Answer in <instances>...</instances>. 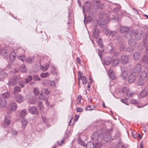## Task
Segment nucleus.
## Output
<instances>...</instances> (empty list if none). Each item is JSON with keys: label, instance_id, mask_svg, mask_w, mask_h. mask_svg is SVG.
<instances>
[{"label": "nucleus", "instance_id": "obj_1", "mask_svg": "<svg viewBox=\"0 0 148 148\" xmlns=\"http://www.w3.org/2000/svg\"><path fill=\"white\" fill-rule=\"evenodd\" d=\"M147 75H121V78L125 80H127L129 83H132L138 78V84L140 86L143 85L148 79Z\"/></svg>", "mask_w": 148, "mask_h": 148}, {"label": "nucleus", "instance_id": "obj_2", "mask_svg": "<svg viewBox=\"0 0 148 148\" xmlns=\"http://www.w3.org/2000/svg\"><path fill=\"white\" fill-rule=\"evenodd\" d=\"M91 7V4L89 2H86L83 6V12L84 14V23H85V20L86 19V15L85 14V12H88L90 10Z\"/></svg>", "mask_w": 148, "mask_h": 148}, {"label": "nucleus", "instance_id": "obj_3", "mask_svg": "<svg viewBox=\"0 0 148 148\" xmlns=\"http://www.w3.org/2000/svg\"><path fill=\"white\" fill-rule=\"evenodd\" d=\"M129 30V28L128 27L121 26L120 27V31L121 33L125 32L126 33V35L124 36L125 38H129L130 37L131 38L133 36V35L130 34H127Z\"/></svg>", "mask_w": 148, "mask_h": 148}, {"label": "nucleus", "instance_id": "obj_4", "mask_svg": "<svg viewBox=\"0 0 148 148\" xmlns=\"http://www.w3.org/2000/svg\"><path fill=\"white\" fill-rule=\"evenodd\" d=\"M20 77L19 75L14 76L10 81L8 83L9 85H14L20 81Z\"/></svg>", "mask_w": 148, "mask_h": 148}, {"label": "nucleus", "instance_id": "obj_5", "mask_svg": "<svg viewBox=\"0 0 148 148\" xmlns=\"http://www.w3.org/2000/svg\"><path fill=\"white\" fill-rule=\"evenodd\" d=\"M17 106L15 102H11L8 106L7 109L9 113L14 112L17 109Z\"/></svg>", "mask_w": 148, "mask_h": 148}, {"label": "nucleus", "instance_id": "obj_6", "mask_svg": "<svg viewBox=\"0 0 148 148\" xmlns=\"http://www.w3.org/2000/svg\"><path fill=\"white\" fill-rule=\"evenodd\" d=\"M11 117L9 115H6L4 118V120L3 123L2 124V126L3 127H8L10 123Z\"/></svg>", "mask_w": 148, "mask_h": 148}, {"label": "nucleus", "instance_id": "obj_7", "mask_svg": "<svg viewBox=\"0 0 148 148\" xmlns=\"http://www.w3.org/2000/svg\"><path fill=\"white\" fill-rule=\"evenodd\" d=\"M96 25H95L93 30V36L95 38H97L99 36V29L96 28Z\"/></svg>", "mask_w": 148, "mask_h": 148}, {"label": "nucleus", "instance_id": "obj_8", "mask_svg": "<svg viewBox=\"0 0 148 148\" xmlns=\"http://www.w3.org/2000/svg\"><path fill=\"white\" fill-rule=\"evenodd\" d=\"M78 79L79 80V85H80V80H82V83L84 84H86L87 83V77L85 76H83L82 75H78Z\"/></svg>", "mask_w": 148, "mask_h": 148}, {"label": "nucleus", "instance_id": "obj_9", "mask_svg": "<svg viewBox=\"0 0 148 148\" xmlns=\"http://www.w3.org/2000/svg\"><path fill=\"white\" fill-rule=\"evenodd\" d=\"M142 66L140 64H137L133 69V72L135 73H139L141 71Z\"/></svg>", "mask_w": 148, "mask_h": 148}, {"label": "nucleus", "instance_id": "obj_10", "mask_svg": "<svg viewBox=\"0 0 148 148\" xmlns=\"http://www.w3.org/2000/svg\"><path fill=\"white\" fill-rule=\"evenodd\" d=\"M29 112L33 114H38V111L36 107L32 106L29 109Z\"/></svg>", "mask_w": 148, "mask_h": 148}, {"label": "nucleus", "instance_id": "obj_11", "mask_svg": "<svg viewBox=\"0 0 148 148\" xmlns=\"http://www.w3.org/2000/svg\"><path fill=\"white\" fill-rule=\"evenodd\" d=\"M100 1L99 0H94L93 1V5L95 9L100 8L102 9L100 5Z\"/></svg>", "mask_w": 148, "mask_h": 148}, {"label": "nucleus", "instance_id": "obj_12", "mask_svg": "<svg viewBox=\"0 0 148 148\" xmlns=\"http://www.w3.org/2000/svg\"><path fill=\"white\" fill-rule=\"evenodd\" d=\"M121 61L122 64H126L129 61V58L127 56L123 55L121 56Z\"/></svg>", "mask_w": 148, "mask_h": 148}, {"label": "nucleus", "instance_id": "obj_13", "mask_svg": "<svg viewBox=\"0 0 148 148\" xmlns=\"http://www.w3.org/2000/svg\"><path fill=\"white\" fill-rule=\"evenodd\" d=\"M99 138V136L97 132L94 133L91 136V139L94 142L97 141Z\"/></svg>", "mask_w": 148, "mask_h": 148}, {"label": "nucleus", "instance_id": "obj_14", "mask_svg": "<svg viewBox=\"0 0 148 148\" xmlns=\"http://www.w3.org/2000/svg\"><path fill=\"white\" fill-rule=\"evenodd\" d=\"M16 56V54L14 51H12L10 55V60L11 62L13 63L15 61Z\"/></svg>", "mask_w": 148, "mask_h": 148}, {"label": "nucleus", "instance_id": "obj_15", "mask_svg": "<svg viewBox=\"0 0 148 148\" xmlns=\"http://www.w3.org/2000/svg\"><path fill=\"white\" fill-rule=\"evenodd\" d=\"M16 100L19 103H22L24 101V97L21 95H18L16 96Z\"/></svg>", "mask_w": 148, "mask_h": 148}, {"label": "nucleus", "instance_id": "obj_16", "mask_svg": "<svg viewBox=\"0 0 148 148\" xmlns=\"http://www.w3.org/2000/svg\"><path fill=\"white\" fill-rule=\"evenodd\" d=\"M112 58L111 57H109L105 58L103 61L104 64L106 65H109L111 64Z\"/></svg>", "mask_w": 148, "mask_h": 148}, {"label": "nucleus", "instance_id": "obj_17", "mask_svg": "<svg viewBox=\"0 0 148 148\" xmlns=\"http://www.w3.org/2000/svg\"><path fill=\"white\" fill-rule=\"evenodd\" d=\"M7 105V101L4 98H0V106L1 107H4Z\"/></svg>", "mask_w": 148, "mask_h": 148}, {"label": "nucleus", "instance_id": "obj_18", "mask_svg": "<svg viewBox=\"0 0 148 148\" xmlns=\"http://www.w3.org/2000/svg\"><path fill=\"white\" fill-rule=\"evenodd\" d=\"M116 15V14L114 13H111L109 16H107V20L108 21H109L112 19H116L115 16Z\"/></svg>", "mask_w": 148, "mask_h": 148}, {"label": "nucleus", "instance_id": "obj_19", "mask_svg": "<svg viewBox=\"0 0 148 148\" xmlns=\"http://www.w3.org/2000/svg\"><path fill=\"white\" fill-rule=\"evenodd\" d=\"M119 61L117 58L112 60V65L113 66H117L119 63Z\"/></svg>", "mask_w": 148, "mask_h": 148}, {"label": "nucleus", "instance_id": "obj_20", "mask_svg": "<svg viewBox=\"0 0 148 148\" xmlns=\"http://www.w3.org/2000/svg\"><path fill=\"white\" fill-rule=\"evenodd\" d=\"M34 56L29 57L26 60V62L29 64L32 63L34 61Z\"/></svg>", "mask_w": 148, "mask_h": 148}, {"label": "nucleus", "instance_id": "obj_21", "mask_svg": "<svg viewBox=\"0 0 148 148\" xmlns=\"http://www.w3.org/2000/svg\"><path fill=\"white\" fill-rule=\"evenodd\" d=\"M140 53L138 52H135L133 55V58L135 60H137L139 58Z\"/></svg>", "mask_w": 148, "mask_h": 148}, {"label": "nucleus", "instance_id": "obj_22", "mask_svg": "<svg viewBox=\"0 0 148 148\" xmlns=\"http://www.w3.org/2000/svg\"><path fill=\"white\" fill-rule=\"evenodd\" d=\"M27 114V110L26 109H23L21 110L20 113V116L22 118L24 117Z\"/></svg>", "mask_w": 148, "mask_h": 148}, {"label": "nucleus", "instance_id": "obj_23", "mask_svg": "<svg viewBox=\"0 0 148 148\" xmlns=\"http://www.w3.org/2000/svg\"><path fill=\"white\" fill-rule=\"evenodd\" d=\"M86 148H93L94 147V144L91 142H88L86 145Z\"/></svg>", "mask_w": 148, "mask_h": 148}, {"label": "nucleus", "instance_id": "obj_24", "mask_svg": "<svg viewBox=\"0 0 148 148\" xmlns=\"http://www.w3.org/2000/svg\"><path fill=\"white\" fill-rule=\"evenodd\" d=\"M56 86V83L54 81L50 82L48 84V86L53 88Z\"/></svg>", "mask_w": 148, "mask_h": 148}, {"label": "nucleus", "instance_id": "obj_25", "mask_svg": "<svg viewBox=\"0 0 148 148\" xmlns=\"http://www.w3.org/2000/svg\"><path fill=\"white\" fill-rule=\"evenodd\" d=\"M147 95V92L145 90H143L140 93V96L142 98H143L146 97Z\"/></svg>", "mask_w": 148, "mask_h": 148}, {"label": "nucleus", "instance_id": "obj_26", "mask_svg": "<svg viewBox=\"0 0 148 148\" xmlns=\"http://www.w3.org/2000/svg\"><path fill=\"white\" fill-rule=\"evenodd\" d=\"M49 64H47L44 66H41V69L42 71H45L47 70L48 68L49 67Z\"/></svg>", "mask_w": 148, "mask_h": 148}, {"label": "nucleus", "instance_id": "obj_27", "mask_svg": "<svg viewBox=\"0 0 148 148\" xmlns=\"http://www.w3.org/2000/svg\"><path fill=\"white\" fill-rule=\"evenodd\" d=\"M95 108V107L93 105H89L86 107L85 108L86 110H93Z\"/></svg>", "mask_w": 148, "mask_h": 148}, {"label": "nucleus", "instance_id": "obj_28", "mask_svg": "<svg viewBox=\"0 0 148 148\" xmlns=\"http://www.w3.org/2000/svg\"><path fill=\"white\" fill-rule=\"evenodd\" d=\"M21 123L23 127L25 128L27 124V121L25 119H23L22 120Z\"/></svg>", "mask_w": 148, "mask_h": 148}, {"label": "nucleus", "instance_id": "obj_29", "mask_svg": "<svg viewBox=\"0 0 148 148\" xmlns=\"http://www.w3.org/2000/svg\"><path fill=\"white\" fill-rule=\"evenodd\" d=\"M102 146V144L100 142L96 143L94 145V148H100Z\"/></svg>", "mask_w": 148, "mask_h": 148}, {"label": "nucleus", "instance_id": "obj_30", "mask_svg": "<svg viewBox=\"0 0 148 148\" xmlns=\"http://www.w3.org/2000/svg\"><path fill=\"white\" fill-rule=\"evenodd\" d=\"M2 95L5 98H8L10 96V94L9 92H6L5 93L2 94Z\"/></svg>", "mask_w": 148, "mask_h": 148}, {"label": "nucleus", "instance_id": "obj_31", "mask_svg": "<svg viewBox=\"0 0 148 148\" xmlns=\"http://www.w3.org/2000/svg\"><path fill=\"white\" fill-rule=\"evenodd\" d=\"M26 69L24 65H23L20 69V71L22 73H24L26 71Z\"/></svg>", "mask_w": 148, "mask_h": 148}, {"label": "nucleus", "instance_id": "obj_32", "mask_svg": "<svg viewBox=\"0 0 148 148\" xmlns=\"http://www.w3.org/2000/svg\"><path fill=\"white\" fill-rule=\"evenodd\" d=\"M109 34L110 36H111L112 37H113L116 35L117 32L115 31H110L109 32Z\"/></svg>", "mask_w": 148, "mask_h": 148}, {"label": "nucleus", "instance_id": "obj_33", "mask_svg": "<svg viewBox=\"0 0 148 148\" xmlns=\"http://www.w3.org/2000/svg\"><path fill=\"white\" fill-rule=\"evenodd\" d=\"M78 143L79 144L83 147H85V146L84 142L82 141L80 138H79L78 139Z\"/></svg>", "mask_w": 148, "mask_h": 148}, {"label": "nucleus", "instance_id": "obj_34", "mask_svg": "<svg viewBox=\"0 0 148 148\" xmlns=\"http://www.w3.org/2000/svg\"><path fill=\"white\" fill-rule=\"evenodd\" d=\"M101 49V50L99 49V55L101 58L102 57L103 53L104 51V49L102 48Z\"/></svg>", "mask_w": 148, "mask_h": 148}, {"label": "nucleus", "instance_id": "obj_35", "mask_svg": "<svg viewBox=\"0 0 148 148\" xmlns=\"http://www.w3.org/2000/svg\"><path fill=\"white\" fill-rule=\"evenodd\" d=\"M18 59L19 60L24 62L26 60V57L24 55H22L19 57Z\"/></svg>", "mask_w": 148, "mask_h": 148}, {"label": "nucleus", "instance_id": "obj_36", "mask_svg": "<svg viewBox=\"0 0 148 148\" xmlns=\"http://www.w3.org/2000/svg\"><path fill=\"white\" fill-rule=\"evenodd\" d=\"M32 79V77L29 75V77H27L25 79V83L27 84L28 82H29L30 81H31Z\"/></svg>", "mask_w": 148, "mask_h": 148}, {"label": "nucleus", "instance_id": "obj_37", "mask_svg": "<svg viewBox=\"0 0 148 148\" xmlns=\"http://www.w3.org/2000/svg\"><path fill=\"white\" fill-rule=\"evenodd\" d=\"M36 102V99L34 98H32V99H31L29 101V103L30 104H34Z\"/></svg>", "mask_w": 148, "mask_h": 148}, {"label": "nucleus", "instance_id": "obj_38", "mask_svg": "<svg viewBox=\"0 0 148 148\" xmlns=\"http://www.w3.org/2000/svg\"><path fill=\"white\" fill-rule=\"evenodd\" d=\"M33 92L36 95H38L39 94V91L38 88H34L33 90Z\"/></svg>", "mask_w": 148, "mask_h": 148}, {"label": "nucleus", "instance_id": "obj_39", "mask_svg": "<svg viewBox=\"0 0 148 148\" xmlns=\"http://www.w3.org/2000/svg\"><path fill=\"white\" fill-rule=\"evenodd\" d=\"M127 68H124L121 69V74H126L127 73Z\"/></svg>", "mask_w": 148, "mask_h": 148}, {"label": "nucleus", "instance_id": "obj_40", "mask_svg": "<svg viewBox=\"0 0 148 148\" xmlns=\"http://www.w3.org/2000/svg\"><path fill=\"white\" fill-rule=\"evenodd\" d=\"M14 92H18L21 91L20 88L19 86H16L14 89Z\"/></svg>", "mask_w": 148, "mask_h": 148}, {"label": "nucleus", "instance_id": "obj_41", "mask_svg": "<svg viewBox=\"0 0 148 148\" xmlns=\"http://www.w3.org/2000/svg\"><path fill=\"white\" fill-rule=\"evenodd\" d=\"M38 106L40 108V109H42L43 106L42 102L41 101H38Z\"/></svg>", "mask_w": 148, "mask_h": 148}, {"label": "nucleus", "instance_id": "obj_42", "mask_svg": "<svg viewBox=\"0 0 148 148\" xmlns=\"http://www.w3.org/2000/svg\"><path fill=\"white\" fill-rule=\"evenodd\" d=\"M92 20V17L91 16H89L87 17L86 22H85V24L87 23H90V22H91V21Z\"/></svg>", "mask_w": 148, "mask_h": 148}, {"label": "nucleus", "instance_id": "obj_43", "mask_svg": "<svg viewBox=\"0 0 148 148\" xmlns=\"http://www.w3.org/2000/svg\"><path fill=\"white\" fill-rule=\"evenodd\" d=\"M11 131L12 134L14 135H16L18 133V132L14 129H12Z\"/></svg>", "mask_w": 148, "mask_h": 148}, {"label": "nucleus", "instance_id": "obj_44", "mask_svg": "<svg viewBox=\"0 0 148 148\" xmlns=\"http://www.w3.org/2000/svg\"><path fill=\"white\" fill-rule=\"evenodd\" d=\"M110 79L112 80L116 78V75H108Z\"/></svg>", "mask_w": 148, "mask_h": 148}, {"label": "nucleus", "instance_id": "obj_45", "mask_svg": "<svg viewBox=\"0 0 148 148\" xmlns=\"http://www.w3.org/2000/svg\"><path fill=\"white\" fill-rule=\"evenodd\" d=\"M44 92L46 95H49L50 93V91L47 88L45 89L44 90Z\"/></svg>", "mask_w": 148, "mask_h": 148}, {"label": "nucleus", "instance_id": "obj_46", "mask_svg": "<svg viewBox=\"0 0 148 148\" xmlns=\"http://www.w3.org/2000/svg\"><path fill=\"white\" fill-rule=\"evenodd\" d=\"M100 38H99L98 40V43L99 45L100 46L101 48H102L103 47V44H102L101 40H100Z\"/></svg>", "mask_w": 148, "mask_h": 148}, {"label": "nucleus", "instance_id": "obj_47", "mask_svg": "<svg viewBox=\"0 0 148 148\" xmlns=\"http://www.w3.org/2000/svg\"><path fill=\"white\" fill-rule=\"evenodd\" d=\"M133 94V93H130L129 90L127 91V95L128 97H131L132 96Z\"/></svg>", "mask_w": 148, "mask_h": 148}, {"label": "nucleus", "instance_id": "obj_48", "mask_svg": "<svg viewBox=\"0 0 148 148\" xmlns=\"http://www.w3.org/2000/svg\"><path fill=\"white\" fill-rule=\"evenodd\" d=\"M39 99L41 100H45V98L44 95H42V93H41L40 96L39 97Z\"/></svg>", "mask_w": 148, "mask_h": 148}, {"label": "nucleus", "instance_id": "obj_49", "mask_svg": "<svg viewBox=\"0 0 148 148\" xmlns=\"http://www.w3.org/2000/svg\"><path fill=\"white\" fill-rule=\"evenodd\" d=\"M81 95H78L77 99V102L78 103H80L81 102Z\"/></svg>", "mask_w": 148, "mask_h": 148}, {"label": "nucleus", "instance_id": "obj_50", "mask_svg": "<svg viewBox=\"0 0 148 148\" xmlns=\"http://www.w3.org/2000/svg\"><path fill=\"white\" fill-rule=\"evenodd\" d=\"M130 102L132 104H137L138 103L137 101L135 99H133L131 100L130 101Z\"/></svg>", "mask_w": 148, "mask_h": 148}, {"label": "nucleus", "instance_id": "obj_51", "mask_svg": "<svg viewBox=\"0 0 148 148\" xmlns=\"http://www.w3.org/2000/svg\"><path fill=\"white\" fill-rule=\"evenodd\" d=\"M70 134V131H66V132L65 136L66 138H67L69 137Z\"/></svg>", "mask_w": 148, "mask_h": 148}, {"label": "nucleus", "instance_id": "obj_52", "mask_svg": "<svg viewBox=\"0 0 148 148\" xmlns=\"http://www.w3.org/2000/svg\"><path fill=\"white\" fill-rule=\"evenodd\" d=\"M34 79L35 80H40V78L37 75H35L34 76Z\"/></svg>", "mask_w": 148, "mask_h": 148}, {"label": "nucleus", "instance_id": "obj_53", "mask_svg": "<svg viewBox=\"0 0 148 148\" xmlns=\"http://www.w3.org/2000/svg\"><path fill=\"white\" fill-rule=\"evenodd\" d=\"M76 110L77 112H82L83 110V109L81 108H78Z\"/></svg>", "mask_w": 148, "mask_h": 148}, {"label": "nucleus", "instance_id": "obj_54", "mask_svg": "<svg viewBox=\"0 0 148 148\" xmlns=\"http://www.w3.org/2000/svg\"><path fill=\"white\" fill-rule=\"evenodd\" d=\"M131 33L132 34H134V36L136 38V36L138 35V33L137 32L135 31L134 30H133L131 32Z\"/></svg>", "mask_w": 148, "mask_h": 148}, {"label": "nucleus", "instance_id": "obj_55", "mask_svg": "<svg viewBox=\"0 0 148 148\" xmlns=\"http://www.w3.org/2000/svg\"><path fill=\"white\" fill-rule=\"evenodd\" d=\"M127 100L125 99H122L121 100V101L122 103H125L126 105H128V103L127 102Z\"/></svg>", "mask_w": 148, "mask_h": 148}, {"label": "nucleus", "instance_id": "obj_56", "mask_svg": "<svg viewBox=\"0 0 148 148\" xmlns=\"http://www.w3.org/2000/svg\"><path fill=\"white\" fill-rule=\"evenodd\" d=\"M72 120H73V119L72 118H71L69 123V125L70 126H72L74 123V121H73V122H72Z\"/></svg>", "mask_w": 148, "mask_h": 148}, {"label": "nucleus", "instance_id": "obj_57", "mask_svg": "<svg viewBox=\"0 0 148 148\" xmlns=\"http://www.w3.org/2000/svg\"><path fill=\"white\" fill-rule=\"evenodd\" d=\"M113 71L112 69H109L108 74H113Z\"/></svg>", "mask_w": 148, "mask_h": 148}, {"label": "nucleus", "instance_id": "obj_58", "mask_svg": "<svg viewBox=\"0 0 148 148\" xmlns=\"http://www.w3.org/2000/svg\"><path fill=\"white\" fill-rule=\"evenodd\" d=\"M42 119L43 122L44 123H46L47 121V120L46 118L45 117L43 116L42 117Z\"/></svg>", "mask_w": 148, "mask_h": 148}, {"label": "nucleus", "instance_id": "obj_59", "mask_svg": "<svg viewBox=\"0 0 148 148\" xmlns=\"http://www.w3.org/2000/svg\"><path fill=\"white\" fill-rule=\"evenodd\" d=\"M124 46L121 45L120 47V49L121 51H123L124 50Z\"/></svg>", "mask_w": 148, "mask_h": 148}, {"label": "nucleus", "instance_id": "obj_60", "mask_svg": "<svg viewBox=\"0 0 148 148\" xmlns=\"http://www.w3.org/2000/svg\"><path fill=\"white\" fill-rule=\"evenodd\" d=\"M49 75H40L41 77L42 78H44L46 77H47Z\"/></svg>", "mask_w": 148, "mask_h": 148}, {"label": "nucleus", "instance_id": "obj_61", "mask_svg": "<svg viewBox=\"0 0 148 148\" xmlns=\"http://www.w3.org/2000/svg\"><path fill=\"white\" fill-rule=\"evenodd\" d=\"M76 60H77V62L78 63H79V64H80V63H81L80 59V58L79 57H77V58Z\"/></svg>", "mask_w": 148, "mask_h": 148}, {"label": "nucleus", "instance_id": "obj_62", "mask_svg": "<svg viewBox=\"0 0 148 148\" xmlns=\"http://www.w3.org/2000/svg\"><path fill=\"white\" fill-rule=\"evenodd\" d=\"M89 80L90 81V83H92V82L93 81V80H92V79L91 77L90 76V77H89Z\"/></svg>", "mask_w": 148, "mask_h": 148}, {"label": "nucleus", "instance_id": "obj_63", "mask_svg": "<svg viewBox=\"0 0 148 148\" xmlns=\"http://www.w3.org/2000/svg\"><path fill=\"white\" fill-rule=\"evenodd\" d=\"M79 115H76L75 116V120L76 121H77L78 120V118H79Z\"/></svg>", "mask_w": 148, "mask_h": 148}, {"label": "nucleus", "instance_id": "obj_64", "mask_svg": "<svg viewBox=\"0 0 148 148\" xmlns=\"http://www.w3.org/2000/svg\"><path fill=\"white\" fill-rule=\"evenodd\" d=\"M146 52L148 54V45L146 47Z\"/></svg>", "mask_w": 148, "mask_h": 148}]
</instances>
